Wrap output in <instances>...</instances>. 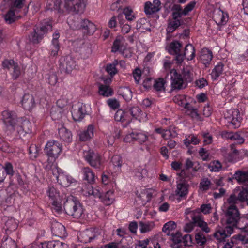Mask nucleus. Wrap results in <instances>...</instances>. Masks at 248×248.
Here are the masks:
<instances>
[{
    "label": "nucleus",
    "mask_w": 248,
    "mask_h": 248,
    "mask_svg": "<svg viewBox=\"0 0 248 248\" xmlns=\"http://www.w3.org/2000/svg\"><path fill=\"white\" fill-rule=\"evenodd\" d=\"M98 93L104 97H108L112 96L114 92L110 86L98 84Z\"/></svg>",
    "instance_id": "cd10ccee"
},
{
    "label": "nucleus",
    "mask_w": 248,
    "mask_h": 248,
    "mask_svg": "<svg viewBox=\"0 0 248 248\" xmlns=\"http://www.w3.org/2000/svg\"><path fill=\"white\" fill-rule=\"evenodd\" d=\"M140 230L141 233H145L151 231L154 227L153 222L143 223L140 222Z\"/></svg>",
    "instance_id": "864d4df0"
},
{
    "label": "nucleus",
    "mask_w": 248,
    "mask_h": 248,
    "mask_svg": "<svg viewBox=\"0 0 248 248\" xmlns=\"http://www.w3.org/2000/svg\"><path fill=\"white\" fill-rule=\"evenodd\" d=\"M184 55L187 56V60H192L195 56V49L191 44H187L185 48Z\"/></svg>",
    "instance_id": "a18cd8bd"
},
{
    "label": "nucleus",
    "mask_w": 248,
    "mask_h": 248,
    "mask_svg": "<svg viewBox=\"0 0 248 248\" xmlns=\"http://www.w3.org/2000/svg\"><path fill=\"white\" fill-rule=\"evenodd\" d=\"M16 242L11 238L6 237L3 238L0 248H16Z\"/></svg>",
    "instance_id": "c03bdc74"
},
{
    "label": "nucleus",
    "mask_w": 248,
    "mask_h": 248,
    "mask_svg": "<svg viewBox=\"0 0 248 248\" xmlns=\"http://www.w3.org/2000/svg\"><path fill=\"white\" fill-rule=\"evenodd\" d=\"M199 142L200 140L194 135H189L184 140L185 145L188 148V152H190V149L192 147V146H190V144L197 145L199 143Z\"/></svg>",
    "instance_id": "4c0bfd02"
},
{
    "label": "nucleus",
    "mask_w": 248,
    "mask_h": 248,
    "mask_svg": "<svg viewBox=\"0 0 248 248\" xmlns=\"http://www.w3.org/2000/svg\"><path fill=\"white\" fill-rule=\"evenodd\" d=\"M235 227L241 230V232L233 236V238L242 242L244 244L248 243V217H239L235 225Z\"/></svg>",
    "instance_id": "6e6552de"
},
{
    "label": "nucleus",
    "mask_w": 248,
    "mask_h": 248,
    "mask_svg": "<svg viewBox=\"0 0 248 248\" xmlns=\"http://www.w3.org/2000/svg\"><path fill=\"white\" fill-rule=\"evenodd\" d=\"M5 224L7 227L6 229L10 231L16 230L17 227L16 223L15 222V220L12 218L7 220Z\"/></svg>",
    "instance_id": "e2e57ef3"
},
{
    "label": "nucleus",
    "mask_w": 248,
    "mask_h": 248,
    "mask_svg": "<svg viewBox=\"0 0 248 248\" xmlns=\"http://www.w3.org/2000/svg\"><path fill=\"white\" fill-rule=\"evenodd\" d=\"M213 53L211 50L205 48L202 50L199 56L200 62L206 67L210 64L213 59Z\"/></svg>",
    "instance_id": "f3484780"
},
{
    "label": "nucleus",
    "mask_w": 248,
    "mask_h": 248,
    "mask_svg": "<svg viewBox=\"0 0 248 248\" xmlns=\"http://www.w3.org/2000/svg\"><path fill=\"white\" fill-rule=\"evenodd\" d=\"M21 103L24 108L29 111L32 109L35 105L33 96L30 94H24Z\"/></svg>",
    "instance_id": "412c9836"
},
{
    "label": "nucleus",
    "mask_w": 248,
    "mask_h": 248,
    "mask_svg": "<svg viewBox=\"0 0 248 248\" xmlns=\"http://www.w3.org/2000/svg\"><path fill=\"white\" fill-rule=\"evenodd\" d=\"M84 194L86 196L93 195L95 198H98L106 205H110L114 200V191L110 190L105 194H101L99 190L93 188L91 185H88L83 189Z\"/></svg>",
    "instance_id": "7ed1b4c3"
},
{
    "label": "nucleus",
    "mask_w": 248,
    "mask_h": 248,
    "mask_svg": "<svg viewBox=\"0 0 248 248\" xmlns=\"http://www.w3.org/2000/svg\"><path fill=\"white\" fill-rule=\"evenodd\" d=\"M181 75L185 83L186 84L188 82H191L193 80L192 73L187 68H184Z\"/></svg>",
    "instance_id": "3c124183"
},
{
    "label": "nucleus",
    "mask_w": 248,
    "mask_h": 248,
    "mask_svg": "<svg viewBox=\"0 0 248 248\" xmlns=\"http://www.w3.org/2000/svg\"><path fill=\"white\" fill-rule=\"evenodd\" d=\"M71 113L73 119L75 121H81L87 114L85 105L78 104L77 108L76 106L73 107Z\"/></svg>",
    "instance_id": "4468645a"
},
{
    "label": "nucleus",
    "mask_w": 248,
    "mask_h": 248,
    "mask_svg": "<svg viewBox=\"0 0 248 248\" xmlns=\"http://www.w3.org/2000/svg\"><path fill=\"white\" fill-rule=\"evenodd\" d=\"M39 149L36 144H31L29 149L30 158L34 160L39 155Z\"/></svg>",
    "instance_id": "8fccbe9b"
},
{
    "label": "nucleus",
    "mask_w": 248,
    "mask_h": 248,
    "mask_svg": "<svg viewBox=\"0 0 248 248\" xmlns=\"http://www.w3.org/2000/svg\"><path fill=\"white\" fill-rule=\"evenodd\" d=\"M140 109L138 107H133L127 111L128 115L130 114L133 118H137L140 113Z\"/></svg>",
    "instance_id": "338daca9"
},
{
    "label": "nucleus",
    "mask_w": 248,
    "mask_h": 248,
    "mask_svg": "<svg viewBox=\"0 0 248 248\" xmlns=\"http://www.w3.org/2000/svg\"><path fill=\"white\" fill-rule=\"evenodd\" d=\"M46 8L47 10L56 11L59 13L63 12L61 0H47Z\"/></svg>",
    "instance_id": "b1692460"
},
{
    "label": "nucleus",
    "mask_w": 248,
    "mask_h": 248,
    "mask_svg": "<svg viewBox=\"0 0 248 248\" xmlns=\"http://www.w3.org/2000/svg\"><path fill=\"white\" fill-rule=\"evenodd\" d=\"M16 63L13 60L6 59L3 61L2 65L3 68L10 70L12 69Z\"/></svg>",
    "instance_id": "0e129e2a"
},
{
    "label": "nucleus",
    "mask_w": 248,
    "mask_h": 248,
    "mask_svg": "<svg viewBox=\"0 0 248 248\" xmlns=\"http://www.w3.org/2000/svg\"><path fill=\"white\" fill-rule=\"evenodd\" d=\"M222 136L223 137L230 139L232 140L236 141L238 144L243 143L245 140L244 138L238 133L223 132Z\"/></svg>",
    "instance_id": "a878e982"
},
{
    "label": "nucleus",
    "mask_w": 248,
    "mask_h": 248,
    "mask_svg": "<svg viewBox=\"0 0 248 248\" xmlns=\"http://www.w3.org/2000/svg\"><path fill=\"white\" fill-rule=\"evenodd\" d=\"M195 237L197 244L200 246L204 245L207 241L206 236L201 231L195 233Z\"/></svg>",
    "instance_id": "603ef678"
},
{
    "label": "nucleus",
    "mask_w": 248,
    "mask_h": 248,
    "mask_svg": "<svg viewBox=\"0 0 248 248\" xmlns=\"http://www.w3.org/2000/svg\"><path fill=\"white\" fill-rule=\"evenodd\" d=\"M42 248H68L65 243L58 240H54L42 243Z\"/></svg>",
    "instance_id": "393cba45"
},
{
    "label": "nucleus",
    "mask_w": 248,
    "mask_h": 248,
    "mask_svg": "<svg viewBox=\"0 0 248 248\" xmlns=\"http://www.w3.org/2000/svg\"><path fill=\"white\" fill-rule=\"evenodd\" d=\"M232 179H236L239 183L248 181V171L237 170L234 174Z\"/></svg>",
    "instance_id": "473e14b6"
},
{
    "label": "nucleus",
    "mask_w": 248,
    "mask_h": 248,
    "mask_svg": "<svg viewBox=\"0 0 248 248\" xmlns=\"http://www.w3.org/2000/svg\"><path fill=\"white\" fill-rule=\"evenodd\" d=\"M224 117L228 123H231L234 128L238 127L242 121L240 112L237 109L227 110L224 113Z\"/></svg>",
    "instance_id": "f8f14e48"
},
{
    "label": "nucleus",
    "mask_w": 248,
    "mask_h": 248,
    "mask_svg": "<svg viewBox=\"0 0 248 248\" xmlns=\"http://www.w3.org/2000/svg\"><path fill=\"white\" fill-rule=\"evenodd\" d=\"M226 224L235 226L240 217L239 212L235 205H231L225 213Z\"/></svg>",
    "instance_id": "ddd939ff"
},
{
    "label": "nucleus",
    "mask_w": 248,
    "mask_h": 248,
    "mask_svg": "<svg viewBox=\"0 0 248 248\" xmlns=\"http://www.w3.org/2000/svg\"><path fill=\"white\" fill-rule=\"evenodd\" d=\"M248 196V189L244 188L238 194V198L239 201L244 202L246 201Z\"/></svg>",
    "instance_id": "774afa93"
},
{
    "label": "nucleus",
    "mask_w": 248,
    "mask_h": 248,
    "mask_svg": "<svg viewBox=\"0 0 248 248\" xmlns=\"http://www.w3.org/2000/svg\"><path fill=\"white\" fill-rule=\"evenodd\" d=\"M63 208L66 214L74 218L79 219L84 216L83 206L75 197L71 196L68 197L64 202Z\"/></svg>",
    "instance_id": "f03ea898"
},
{
    "label": "nucleus",
    "mask_w": 248,
    "mask_h": 248,
    "mask_svg": "<svg viewBox=\"0 0 248 248\" xmlns=\"http://www.w3.org/2000/svg\"><path fill=\"white\" fill-rule=\"evenodd\" d=\"M51 231L54 235L60 237L66 236V232L65 227L61 223L55 222L52 224Z\"/></svg>",
    "instance_id": "6ab92c4d"
},
{
    "label": "nucleus",
    "mask_w": 248,
    "mask_h": 248,
    "mask_svg": "<svg viewBox=\"0 0 248 248\" xmlns=\"http://www.w3.org/2000/svg\"><path fill=\"white\" fill-rule=\"evenodd\" d=\"M117 18L120 24L122 32L124 34L128 33L131 30V26L127 23H124V20L123 18V14H119L117 16Z\"/></svg>",
    "instance_id": "37998d69"
},
{
    "label": "nucleus",
    "mask_w": 248,
    "mask_h": 248,
    "mask_svg": "<svg viewBox=\"0 0 248 248\" xmlns=\"http://www.w3.org/2000/svg\"><path fill=\"white\" fill-rule=\"evenodd\" d=\"M81 29L84 33L93 34L96 30L95 25L88 20H83L81 23Z\"/></svg>",
    "instance_id": "4be33fe9"
},
{
    "label": "nucleus",
    "mask_w": 248,
    "mask_h": 248,
    "mask_svg": "<svg viewBox=\"0 0 248 248\" xmlns=\"http://www.w3.org/2000/svg\"><path fill=\"white\" fill-rule=\"evenodd\" d=\"M2 120L7 128L16 130L20 138L31 133V124L26 118H18L15 112L5 110L2 112Z\"/></svg>",
    "instance_id": "f257e3e1"
},
{
    "label": "nucleus",
    "mask_w": 248,
    "mask_h": 248,
    "mask_svg": "<svg viewBox=\"0 0 248 248\" xmlns=\"http://www.w3.org/2000/svg\"><path fill=\"white\" fill-rule=\"evenodd\" d=\"M52 25L48 22L42 23L38 26H35L33 28V32L31 34L30 41L33 44L39 43L48 31H51Z\"/></svg>",
    "instance_id": "39448f33"
},
{
    "label": "nucleus",
    "mask_w": 248,
    "mask_h": 248,
    "mask_svg": "<svg viewBox=\"0 0 248 248\" xmlns=\"http://www.w3.org/2000/svg\"><path fill=\"white\" fill-rule=\"evenodd\" d=\"M181 25L180 20H169L166 31L168 33H172Z\"/></svg>",
    "instance_id": "a19ab883"
},
{
    "label": "nucleus",
    "mask_w": 248,
    "mask_h": 248,
    "mask_svg": "<svg viewBox=\"0 0 248 248\" xmlns=\"http://www.w3.org/2000/svg\"><path fill=\"white\" fill-rule=\"evenodd\" d=\"M131 138L140 144H142L148 140L147 135L143 132H133L130 134Z\"/></svg>",
    "instance_id": "e433bc0d"
},
{
    "label": "nucleus",
    "mask_w": 248,
    "mask_h": 248,
    "mask_svg": "<svg viewBox=\"0 0 248 248\" xmlns=\"http://www.w3.org/2000/svg\"><path fill=\"white\" fill-rule=\"evenodd\" d=\"M83 157L91 167L98 170L102 169L103 160L101 156L98 153L91 150L84 151Z\"/></svg>",
    "instance_id": "1a4fd4ad"
},
{
    "label": "nucleus",
    "mask_w": 248,
    "mask_h": 248,
    "mask_svg": "<svg viewBox=\"0 0 248 248\" xmlns=\"http://www.w3.org/2000/svg\"><path fill=\"white\" fill-rule=\"evenodd\" d=\"M171 76V90H180L186 87V84L185 83L181 74H179L176 70L173 69L170 72Z\"/></svg>",
    "instance_id": "9d476101"
},
{
    "label": "nucleus",
    "mask_w": 248,
    "mask_h": 248,
    "mask_svg": "<svg viewBox=\"0 0 248 248\" xmlns=\"http://www.w3.org/2000/svg\"><path fill=\"white\" fill-rule=\"evenodd\" d=\"M57 182L64 187H67L71 184L77 183V181L71 176L65 174L64 172L58 175Z\"/></svg>",
    "instance_id": "aec40b11"
},
{
    "label": "nucleus",
    "mask_w": 248,
    "mask_h": 248,
    "mask_svg": "<svg viewBox=\"0 0 248 248\" xmlns=\"http://www.w3.org/2000/svg\"><path fill=\"white\" fill-rule=\"evenodd\" d=\"M208 168L211 171L218 172L222 168V165L219 161L214 160L210 163Z\"/></svg>",
    "instance_id": "6e6d98bb"
},
{
    "label": "nucleus",
    "mask_w": 248,
    "mask_h": 248,
    "mask_svg": "<svg viewBox=\"0 0 248 248\" xmlns=\"http://www.w3.org/2000/svg\"><path fill=\"white\" fill-rule=\"evenodd\" d=\"M111 162L115 167H117L118 170H119L122 166V158L118 155H114L111 158Z\"/></svg>",
    "instance_id": "052dcab7"
},
{
    "label": "nucleus",
    "mask_w": 248,
    "mask_h": 248,
    "mask_svg": "<svg viewBox=\"0 0 248 248\" xmlns=\"http://www.w3.org/2000/svg\"><path fill=\"white\" fill-rule=\"evenodd\" d=\"M83 180L90 184L95 182V174L93 170L89 167H83L81 170Z\"/></svg>",
    "instance_id": "5701e85b"
},
{
    "label": "nucleus",
    "mask_w": 248,
    "mask_h": 248,
    "mask_svg": "<svg viewBox=\"0 0 248 248\" xmlns=\"http://www.w3.org/2000/svg\"><path fill=\"white\" fill-rule=\"evenodd\" d=\"M62 151V145L58 141H48L44 148V152L48 156L47 162H55Z\"/></svg>",
    "instance_id": "423d86ee"
},
{
    "label": "nucleus",
    "mask_w": 248,
    "mask_h": 248,
    "mask_svg": "<svg viewBox=\"0 0 248 248\" xmlns=\"http://www.w3.org/2000/svg\"><path fill=\"white\" fill-rule=\"evenodd\" d=\"M4 170V173L5 174L10 176H13L14 173L13 167L11 163L9 162H6L4 166H3Z\"/></svg>",
    "instance_id": "680f3d73"
},
{
    "label": "nucleus",
    "mask_w": 248,
    "mask_h": 248,
    "mask_svg": "<svg viewBox=\"0 0 248 248\" xmlns=\"http://www.w3.org/2000/svg\"><path fill=\"white\" fill-rule=\"evenodd\" d=\"M124 38L122 36L117 37L114 40L112 46L111 51L115 53L117 51H121L124 49Z\"/></svg>",
    "instance_id": "72a5a7b5"
},
{
    "label": "nucleus",
    "mask_w": 248,
    "mask_h": 248,
    "mask_svg": "<svg viewBox=\"0 0 248 248\" xmlns=\"http://www.w3.org/2000/svg\"><path fill=\"white\" fill-rule=\"evenodd\" d=\"M223 66V64L221 62H219L218 64L215 66L214 68L212 70L211 74L213 80H217V78L222 74Z\"/></svg>",
    "instance_id": "58836bf2"
},
{
    "label": "nucleus",
    "mask_w": 248,
    "mask_h": 248,
    "mask_svg": "<svg viewBox=\"0 0 248 248\" xmlns=\"http://www.w3.org/2000/svg\"><path fill=\"white\" fill-rule=\"evenodd\" d=\"M196 4V2L195 1H192L188 3L183 11L184 16L187 15L189 12H191L194 9Z\"/></svg>",
    "instance_id": "69168bd1"
},
{
    "label": "nucleus",
    "mask_w": 248,
    "mask_h": 248,
    "mask_svg": "<svg viewBox=\"0 0 248 248\" xmlns=\"http://www.w3.org/2000/svg\"><path fill=\"white\" fill-rule=\"evenodd\" d=\"M120 95L127 102L130 101L132 97V93L130 89L128 87H122L119 90Z\"/></svg>",
    "instance_id": "79ce46f5"
},
{
    "label": "nucleus",
    "mask_w": 248,
    "mask_h": 248,
    "mask_svg": "<svg viewBox=\"0 0 248 248\" xmlns=\"http://www.w3.org/2000/svg\"><path fill=\"white\" fill-rule=\"evenodd\" d=\"M60 138L64 141L70 142L72 140V135L70 131L65 127L62 126L59 128L58 131Z\"/></svg>",
    "instance_id": "c85d7f7f"
},
{
    "label": "nucleus",
    "mask_w": 248,
    "mask_h": 248,
    "mask_svg": "<svg viewBox=\"0 0 248 248\" xmlns=\"http://www.w3.org/2000/svg\"><path fill=\"white\" fill-rule=\"evenodd\" d=\"M54 163L55 162H47V164L46 165L45 169L48 171H51L53 175L56 177L58 180V175L61 173H63V172Z\"/></svg>",
    "instance_id": "c756f323"
},
{
    "label": "nucleus",
    "mask_w": 248,
    "mask_h": 248,
    "mask_svg": "<svg viewBox=\"0 0 248 248\" xmlns=\"http://www.w3.org/2000/svg\"><path fill=\"white\" fill-rule=\"evenodd\" d=\"M189 185L185 181L181 180L177 184L175 194L182 198H185L188 194Z\"/></svg>",
    "instance_id": "a211bd4d"
},
{
    "label": "nucleus",
    "mask_w": 248,
    "mask_h": 248,
    "mask_svg": "<svg viewBox=\"0 0 248 248\" xmlns=\"http://www.w3.org/2000/svg\"><path fill=\"white\" fill-rule=\"evenodd\" d=\"M165 82L163 78H159L154 81V88L157 91L165 90L164 84Z\"/></svg>",
    "instance_id": "bf43d9fd"
},
{
    "label": "nucleus",
    "mask_w": 248,
    "mask_h": 248,
    "mask_svg": "<svg viewBox=\"0 0 248 248\" xmlns=\"http://www.w3.org/2000/svg\"><path fill=\"white\" fill-rule=\"evenodd\" d=\"M211 185L210 180L207 178H204L201 180L199 185L200 189L202 191H207L210 189Z\"/></svg>",
    "instance_id": "5fc2aeb1"
},
{
    "label": "nucleus",
    "mask_w": 248,
    "mask_h": 248,
    "mask_svg": "<svg viewBox=\"0 0 248 248\" xmlns=\"http://www.w3.org/2000/svg\"><path fill=\"white\" fill-rule=\"evenodd\" d=\"M128 113L122 109L118 110L115 114L114 119L116 121L124 122L127 120Z\"/></svg>",
    "instance_id": "09e8293b"
},
{
    "label": "nucleus",
    "mask_w": 248,
    "mask_h": 248,
    "mask_svg": "<svg viewBox=\"0 0 248 248\" xmlns=\"http://www.w3.org/2000/svg\"><path fill=\"white\" fill-rule=\"evenodd\" d=\"M160 5L159 0H154L153 2L147 1L144 4V12L146 15H152L161 9Z\"/></svg>",
    "instance_id": "2eb2a0df"
},
{
    "label": "nucleus",
    "mask_w": 248,
    "mask_h": 248,
    "mask_svg": "<svg viewBox=\"0 0 248 248\" xmlns=\"http://www.w3.org/2000/svg\"><path fill=\"white\" fill-rule=\"evenodd\" d=\"M190 217L191 218V222L186 223L184 230L187 232H191L194 226L200 227L201 230L208 233L210 232V229L208 227L207 223L203 220L202 216L199 212H191L189 213Z\"/></svg>",
    "instance_id": "20e7f679"
},
{
    "label": "nucleus",
    "mask_w": 248,
    "mask_h": 248,
    "mask_svg": "<svg viewBox=\"0 0 248 248\" xmlns=\"http://www.w3.org/2000/svg\"><path fill=\"white\" fill-rule=\"evenodd\" d=\"M93 125H89L86 130L80 132L79 135L80 140L86 141L91 139L93 136Z\"/></svg>",
    "instance_id": "bb28decb"
},
{
    "label": "nucleus",
    "mask_w": 248,
    "mask_h": 248,
    "mask_svg": "<svg viewBox=\"0 0 248 248\" xmlns=\"http://www.w3.org/2000/svg\"><path fill=\"white\" fill-rule=\"evenodd\" d=\"M50 115L52 119L56 120L62 118V109L56 107H53L50 111Z\"/></svg>",
    "instance_id": "4d7b16f0"
},
{
    "label": "nucleus",
    "mask_w": 248,
    "mask_h": 248,
    "mask_svg": "<svg viewBox=\"0 0 248 248\" xmlns=\"http://www.w3.org/2000/svg\"><path fill=\"white\" fill-rule=\"evenodd\" d=\"M184 108L186 109V113L187 115L189 116L192 119L200 120V117L198 113L197 108H194L188 103L185 104Z\"/></svg>",
    "instance_id": "7c9ffc66"
},
{
    "label": "nucleus",
    "mask_w": 248,
    "mask_h": 248,
    "mask_svg": "<svg viewBox=\"0 0 248 248\" xmlns=\"http://www.w3.org/2000/svg\"><path fill=\"white\" fill-rule=\"evenodd\" d=\"M182 44L178 41H174L171 42L168 46V51L171 55L178 54V53L182 51L181 48Z\"/></svg>",
    "instance_id": "2f4dec72"
},
{
    "label": "nucleus",
    "mask_w": 248,
    "mask_h": 248,
    "mask_svg": "<svg viewBox=\"0 0 248 248\" xmlns=\"http://www.w3.org/2000/svg\"><path fill=\"white\" fill-rule=\"evenodd\" d=\"M98 234L93 229H86L80 233L79 239L83 243L91 242L93 240L95 239Z\"/></svg>",
    "instance_id": "dca6fc26"
},
{
    "label": "nucleus",
    "mask_w": 248,
    "mask_h": 248,
    "mask_svg": "<svg viewBox=\"0 0 248 248\" xmlns=\"http://www.w3.org/2000/svg\"><path fill=\"white\" fill-rule=\"evenodd\" d=\"M24 73L23 68L17 62L11 69V75L13 80H16Z\"/></svg>",
    "instance_id": "c9c22d12"
},
{
    "label": "nucleus",
    "mask_w": 248,
    "mask_h": 248,
    "mask_svg": "<svg viewBox=\"0 0 248 248\" xmlns=\"http://www.w3.org/2000/svg\"><path fill=\"white\" fill-rule=\"evenodd\" d=\"M76 66V61L69 55L61 58L60 60V69L61 72L70 73Z\"/></svg>",
    "instance_id": "9b49d317"
},
{
    "label": "nucleus",
    "mask_w": 248,
    "mask_h": 248,
    "mask_svg": "<svg viewBox=\"0 0 248 248\" xmlns=\"http://www.w3.org/2000/svg\"><path fill=\"white\" fill-rule=\"evenodd\" d=\"M62 8L68 12L78 14L82 13L87 0H61Z\"/></svg>",
    "instance_id": "0eeeda50"
},
{
    "label": "nucleus",
    "mask_w": 248,
    "mask_h": 248,
    "mask_svg": "<svg viewBox=\"0 0 248 248\" xmlns=\"http://www.w3.org/2000/svg\"><path fill=\"white\" fill-rule=\"evenodd\" d=\"M176 224L173 221H169L167 223H165L163 228H162V232L166 233L167 235H170V232L172 230H174L176 228Z\"/></svg>",
    "instance_id": "49530a36"
},
{
    "label": "nucleus",
    "mask_w": 248,
    "mask_h": 248,
    "mask_svg": "<svg viewBox=\"0 0 248 248\" xmlns=\"http://www.w3.org/2000/svg\"><path fill=\"white\" fill-rule=\"evenodd\" d=\"M47 195L52 201L54 200H60L59 191L53 186H49L46 192Z\"/></svg>",
    "instance_id": "ea45409f"
},
{
    "label": "nucleus",
    "mask_w": 248,
    "mask_h": 248,
    "mask_svg": "<svg viewBox=\"0 0 248 248\" xmlns=\"http://www.w3.org/2000/svg\"><path fill=\"white\" fill-rule=\"evenodd\" d=\"M117 60H115L112 63L108 64L106 67V71L112 77L114 75L117 73L118 70L116 68V66L118 64Z\"/></svg>",
    "instance_id": "de8ad7c7"
},
{
    "label": "nucleus",
    "mask_w": 248,
    "mask_h": 248,
    "mask_svg": "<svg viewBox=\"0 0 248 248\" xmlns=\"http://www.w3.org/2000/svg\"><path fill=\"white\" fill-rule=\"evenodd\" d=\"M17 10L16 9H13L11 8L8 12L4 15V19L6 23L11 24L14 22L16 19L20 18L21 16L19 17L16 15L17 13Z\"/></svg>",
    "instance_id": "f704fd0d"
},
{
    "label": "nucleus",
    "mask_w": 248,
    "mask_h": 248,
    "mask_svg": "<svg viewBox=\"0 0 248 248\" xmlns=\"http://www.w3.org/2000/svg\"><path fill=\"white\" fill-rule=\"evenodd\" d=\"M123 14L125 15L126 19L128 21H132L135 19V16L131 9L128 7L125 8L123 10Z\"/></svg>",
    "instance_id": "13d9d810"
}]
</instances>
